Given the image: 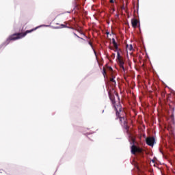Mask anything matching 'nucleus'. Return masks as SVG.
I'll use <instances>...</instances> for the list:
<instances>
[{"instance_id":"1a4fd4ad","label":"nucleus","mask_w":175,"mask_h":175,"mask_svg":"<svg viewBox=\"0 0 175 175\" xmlns=\"http://www.w3.org/2000/svg\"><path fill=\"white\" fill-rule=\"evenodd\" d=\"M110 81L111 83H112V85L116 87V80H114V78H110Z\"/></svg>"},{"instance_id":"20e7f679","label":"nucleus","mask_w":175,"mask_h":175,"mask_svg":"<svg viewBox=\"0 0 175 175\" xmlns=\"http://www.w3.org/2000/svg\"><path fill=\"white\" fill-rule=\"evenodd\" d=\"M146 142L148 146L152 147L154 146V143H155V138H154V137H148L146 138Z\"/></svg>"},{"instance_id":"aec40b11","label":"nucleus","mask_w":175,"mask_h":175,"mask_svg":"<svg viewBox=\"0 0 175 175\" xmlns=\"http://www.w3.org/2000/svg\"><path fill=\"white\" fill-rule=\"evenodd\" d=\"M107 35H109V32H107Z\"/></svg>"},{"instance_id":"f257e3e1","label":"nucleus","mask_w":175,"mask_h":175,"mask_svg":"<svg viewBox=\"0 0 175 175\" xmlns=\"http://www.w3.org/2000/svg\"><path fill=\"white\" fill-rule=\"evenodd\" d=\"M108 94L112 105L116 111L117 118H119L122 126H123V128L126 129V133L131 137V133L129 132V126H128L126 118H125V116H122L120 113L121 112H122V107H121V104L120 103V96H118V94H116L117 99V100H116V97L111 94V92H110V91L108 92Z\"/></svg>"},{"instance_id":"9d476101","label":"nucleus","mask_w":175,"mask_h":175,"mask_svg":"<svg viewBox=\"0 0 175 175\" xmlns=\"http://www.w3.org/2000/svg\"><path fill=\"white\" fill-rule=\"evenodd\" d=\"M103 75L104 77L106 76V68H103Z\"/></svg>"},{"instance_id":"9b49d317","label":"nucleus","mask_w":175,"mask_h":175,"mask_svg":"<svg viewBox=\"0 0 175 175\" xmlns=\"http://www.w3.org/2000/svg\"><path fill=\"white\" fill-rule=\"evenodd\" d=\"M117 59H118V60L122 59V58H121V55H120V52H118V53H117Z\"/></svg>"},{"instance_id":"a211bd4d","label":"nucleus","mask_w":175,"mask_h":175,"mask_svg":"<svg viewBox=\"0 0 175 175\" xmlns=\"http://www.w3.org/2000/svg\"><path fill=\"white\" fill-rule=\"evenodd\" d=\"M121 9L124 10V9H125V7L123 5L121 7Z\"/></svg>"},{"instance_id":"f3484780","label":"nucleus","mask_w":175,"mask_h":175,"mask_svg":"<svg viewBox=\"0 0 175 175\" xmlns=\"http://www.w3.org/2000/svg\"><path fill=\"white\" fill-rule=\"evenodd\" d=\"M89 44H90V46H91V47H92V42H89Z\"/></svg>"},{"instance_id":"4468645a","label":"nucleus","mask_w":175,"mask_h":175,"mask_svg":"<svg viewBox=\"0 0 175 175\" xmlns=\"http://www.w3.org/2000/svg\"><path fill=\"white\" fill-rule=\"evenodd\" d=\"M94 54L96 55V59H98V55H96V51L95 50H94Z\"/></svg>"},{"instance_id":"f03ea898","label":"nucleus","mask_w":175,"mask_h":175,"mask_svg":"<svg viewBox=\"0 0 175 175\" xmlns=\"http://www.w3.org/2000/svg\"><path fill=\"white\" fill-rule=\"evenodd\" d=\"M38 29V27L33 28L31 30H27L24 33H16L9 36V38L7 39L8 43L10 42V40H17L18 39H22V38H25V36H27L28 33H31V32H33V31H36Z\"/></svg>"},{"instance_id":"2eb2a0df","label":"nucleus","mask_w":175,"mask_h":175,"mask_svg":"<svg viewBox=\"0 0 175 175\" xmlns=\"http://www.w3.org/2000/svg\"><path fill=\"white\" fill-rule=\"evenodd\" d=\"M111 79H116V76H114V75L111 74Z\"/></svg>"},{"instance_id":"7ed1b4c3","label":"nucleus","mask_w":175,"mask_h":175,"mask_svg":"<svg viewBox=\"0 0 175 175\" xmlns=\"http://www.w3.org/2000/svg\"><path fill=\"white\" fill-rule=\"evenodd\" d=\"M131 141L133 143V145L131 148V154H133V155H136V154H142L143 148L135 145V139L133 137H131Z\"/></svg>"},{"instance_id":"423d86ee","label":"nucleus","mask_w":175,"mask_h":175,"mask_svg":"<svg viewBox=\"0 0 175 175\" xmlns=\"http://www.w3.org/2000/svg\"><path fill=\"white\" fill-rule=\"evenodd\" d=\"M131 24L133 28H136L137 27V19L131 20Z\"/></svg>"},{"instance_id":"dca6fc26","label":"nucleus","mask_w":175,"mask_h":175,"mask_svg":"<svg viewBox=\"0 0 175 175\" xmlns=\"http://www.w3.org/2000/svg\"><path fill=\"white\" fill-rule=\"evenodd\" d=\"M110 3H114V0H109Z\"/></svg>"},{"instance_id":"f8f14e48","label":"nucleus","mask_w":175,"mask_h":175,"mask_svg":"<svg viewBox=\"0 0 175 175\" xmlns=\"http://www.w3.org/2000/svg\"><path fill=\"white\" fill-rule=\"evenodd\" d=\"M74 35H75V36H77L79 39H81V40H84V39L83 38L79 37V36H77V34H76L75 33H74Z\"/></svg>"},{"instance_id":"ddd939ff","label":"nucleus","mask_w":175,"mask_h":175,"mask_svg":"<svg viewBox=\"0 0 175 175\" xmlns=\"http://www.w3.org/2000/svg\"><path fill=\"white\" fill-rule=\"evenodd\" d=\"M61 27L62 28H66V25L62 24Z\"/></svg>"},{"instance_id":"0eeeda50","label":"nucleus","mask_w":175,"mask_h":175,"mask_svg":"<svg viewBox=\"0 0 175 175\" xmlns=\"http://www.w3.org/2000/svg\"><path fill=\"white\" fill-rule=\"evenodd\" d=\"M112 44H113L114 49L116 50H118V44H117V42H116V39L113 38L112 39Z\"/></svg>"},{"instance_id":"412c9836","label":"nucleus","mask_w":175,"mask_h":175,"mask_svg":"<svg viewBox=\"0 0 175 175\" xmlns=\"http://www.w3.org/2000/svg\"><path fill=\"white\" fill-rule=\"evenodd\" d=\"M68 13H70V12H68Z\"/></svg>"},{"instance_id":"39448f33","label":"nucleus","mask_w":175,"mask_h":175,"mask_svg":"<svg viewBox=\"0 0 175 175\" xmlns=\"http://www.w3.org/2000/svg\"><path fill=\"white\" fill-rule=\"evenodd\" d=\"M118 62L119 64L120 68L122 69V70H125V68H124V60L122 59H118Z\"/></svg>"},{"instance_id":"6e6552de","label":"nucleus","mask_w":175,"mask_h":175,"mask_svg":"<svg viewBox=\"0 0 175 175\" xmlns=\"http://www.w3.org/2000/svg\"><path fill=\"white\" fill-rule=\"evenodd\" d=\"M126 50L132 51V50H133V46H132V44L126 45Z\"/></svg>"},{"instance_id":"6ab92c4d","label":"nucleus","mask_w":175,"mask_h":175,"mask_svg":"<svg viewBox=\"0 0 175 175\" xmlns=\"http://www.w3.org/2000/svg\"><path fill=\"white\" fill-rule=\"evenodd\" d=\"M110 70H113V68H110Z\"/></svg>"}]
</instances>
